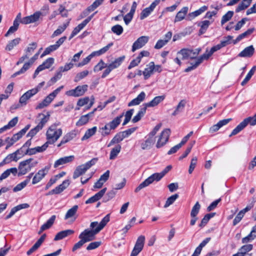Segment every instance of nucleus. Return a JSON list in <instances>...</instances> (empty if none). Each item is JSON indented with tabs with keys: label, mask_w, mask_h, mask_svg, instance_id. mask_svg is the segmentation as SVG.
Segmentation results:
<instances>
[{
	"label": "nucleus",
	"mask_w": 256,
	"mask_h": 256,
	"mask_svg": "<svg viewBox=\"0 0 256 256\" xmlns=\"http://www.w3.org/2000/svg\"><path fill=\"white\" fill-rule=\"evenodd\" d=\"M78 208V206L75 205L73 206L71 208L69 209L65 215L64 219L68 220L70 218L74 217L76 214Z\"/></svg>",
	"instance_id": "obj_43"
},
{
	"label": "nucleus",
	"mask_w": 256,
	"mask_h": 256,
	"mask_svg": "<svg viewBox=\"0 0 256 256\" xmlns=\"http://www.w3.org/2000/svg\"><path fill=\"white\" fill-rule=\"evenodd\" d=\"M200 208V205L198 202H197L194 206L192 207L190 212L191 217H196L198 214Z\"/></svg>",
	"instance_id": "obj_56"
},
{
	"label": "nucleus",
	"mask_w": 256,
	"mask_h": 256,
	"mask_svg": "<svg viewBox=\"0 0 256 256\" xmlns=\"http://www.w3.org/2000/svg\"><path fill=\"white\" fill-rule=\"evenodd\" d=\"M125 58V56H120L110 64L108 65L106 64V68L104 70L102 76V78H106L113 70L118 68L123 62Z\"/></svg>",
	"instance_id": "obj_10"
},
{
	"label": "nucleus",
	"mask_w": 256,
	"mask_h": 256,
	"mask_svg": "<svg viewBox=\"0 0 256 256\" xmlns=\"http://www.w3.org/2000/svg\"><path fill=\"white\" fill-rule=\"evenodd\" d=\"M254 52V48L252 46H248L242 50L238 56L241 58H250Z\"/></svg>",
	"instance_id": "obj_21"
},
{
	"label": "nucleus",
	"mask_w": 256,
	"mask_h": 256,
	"mask_svg": "<svg viewBox=\"0 0 256 256\" xmlns=\"http://www.w3.org/2000/svg\"><path fill=\"white\" fill-rule=\"evenodd\" d=\"M124 114V113L122 114L120 116H116L112 121L108 123L110 129L114 130L118 127L121 122Z\"/></svg>",
	"instance_id": "obj_34"
},
{
	"label": "nucleus",
	"mask_w": 256,
	"mask_h": 256,
	"mask_svg": "<svg viewBox=\"0 0 256 256\" xmlns=\"http://www.w3.org/2000/svg\"><path fill=\"white\" fill-rule=\"evenodd\" d=\"M172 168V166H168L161 172L155 173L147 178L144 181L142 182L135 189L134 192H138L143 188L148 186L153 182L154 180H160Z\"/></svg>",
	"instance_id": "obj_2"
},
{
	"label": "nucleus",
	"mask_w": 256,
	"mask_h": 256,
	"mask_svg": "<svg viewBox=\"0 0 256 256\" xmlns=\"http://www.w3.org/2000/svg\"><path fill=\"white\" fill-rule=\"evenodd\" d=\"M42 48H40L38 52H36L30 60L25 63L23 66L22 68L18 71L16 72L12 75V77L14 78L16 76H17L20 74H22L24 73L26 71L32 64L34 62L38 59L39 54L41 50H42Z\"/></svg>",
	"instance_id": "obj_11"
},
{
	"label": "nucleus",
	"mask_w": 256,
	"mask_h": 256,
	"mask_svg": "<svg viewBox=\"0 0 256 256\" xmlns=\"http://www.w3.org/2000/svg\"><path fill=\"white\" fill-rule=\"evenodd\" d=\"M207 8H208L207 6H203L201 7L200 8H199L198 10L192 12L190 13L188 16H189L192 17V18H195L198 16L200 15L204 11H206L207 10Z\"/></svg>",
	"instance_id": "obj_54"
},
{
	"label": "nucleus",
	"mask_w": 256,
	"mask_h": 256,
	"mask_svg": "<svg viewBox=\"0 0 256 256\" xmlns=\"http://www.w3.org/2000/svg\"><path fill=\"white\" fill-rule=\"evenodd\" d=\"M210 22L209 20H205L202 22H200L197 24L198 26L200 27L199 32H203L207 30Z\"/></svg>",
	"instance_id": "obj_47"
},
{
	"label": "nucleus",
	"mask_w": 256,
	"mask_h": 256,
	"mask_svg": "<svg viewBox=\"0 0 256 256\" xmlns=\"http://www.w3.org/2000/svg\"><path fill=\"white\" fill-rule=\"evenodd\" d=\"M18 154H22L21 150H18L15 152L8 155L4 158L5 161H6L8 164H9L12 161L17 162L20 158V157L18 156Z\"/></svg>",
	"instance_id": "obj_30"
},
{
	"label": "nucleus",
	"mask_w": 256,
	"mask_h": 256,
	"mask_svg": "<svg viewBox=\"0 0 256 256\" xmlns=\"http://www.w3.org/2000/svg\"><path fill=\"white\" fill-rule=\"evenodd\" d=\"M252 0H242L236 9V12H238L248 8L252 3Z\"/></svg>",
	"instance_id": "obj_40"
},
{
	"label": "nucleus",
	"mask_w": 256,
	"mask_h": 256,
	"mask_svg": "<svg viewBox=\"0 0 256 256\" xmlns=\"http://www.w3.org/2000/svg\"><path fill=\"white\" fill-rule=\"evenodd\" d=\"M112 45H113V42H110V43L108 44L106 46L101 48L100 50L98 51H95V52H92L93 54H94V56H100V55L106 53Z\"/></svg>",
	"instance_id": "obj_50"
},
{
	"label": "nucleus",
	"mask_w": 256,
	"mask_h": 256,
	"mask_svg": "<svg viewBox=\"0 0 256 256\" xmlns=\"http://www.w3.org/2000/svg\"><path fill=\"white\" fill-rule=\"evenodd\" d=\"M170 134V130L169 128H166L164 130L160 135L156 144L157 148H160L163 146L168 142L169 137Z\"/></svg>",
	"instance_id": "obj_12"
},
{
	"label": "nucleus",
	"mask_w": 256,
	"mask_h": 256,
	"mask_svg": "<svg viewBox=\"0 0 256 256\" xmlns=\"http://www.w3.org/2000/svg\"><path fill=\"white\" fill-rule=\"evenodd\" d=\"M50 114L48 113L46 115L44 114H39L38 118H39V122L38 124L34 128L32 129L27 134V137L32 138L40 130H41L46 123L50 119Z\"/></svg>",
	"instance_id": "obj_6"
},
{
	"label": "nucleus",
	"mask_w": 256,
	"mask_h": 256,
	"mask_svg": "<svg viewBox=\"0 0 256 256\" xmlns=\"http://www.w3.org/2000/svg\"><path fill=\"white\" fill-rule=\"evenodd\" d=\"M146 96L145 92H142L136 98L133 99L128 104V106H132L139 104L144 100Z\"/></svg>",
	"instance_id": "obj_24"
},
{
	"label": "nucleus",
	"mask_w": 256,
	"mask_h": 256,
	"mask_svg": "<svg viewBox=\"0 0 256 256\" xmlns=\"http://www.w3.org/2000/svg\"><path fill=\"white\" fill-rule=\"evenodd\" d=\"M59 124H54L48 129L46 132V142L48 144H54L62 135V130L58 128Z\"/></svg>",
	"instance_id": "obj_4"
},
{
	"label": "nucleus",
	"mask_w": 256,
	"mask_h": 256,
	"mask_svg": "<svg viewBox=\"0 0 256 256\" xmlns=\"http://www.w3.org/2000/svg\"><path fill=\"white\" fill-rule=\"evenodd\" d=\"M29 206H30L28 204H19L16 206H14L11 210L10 214L6 216L5 218L6 220L9 219L12 216H14V214L16 212H17L18 211L22 209L28 208Z\"/></svg>",
	"instance_id": "obj_29"
},
{
	"label": "nucleus",
	"mask_w": 256,
	"mask_h": 256,
	"mask_svg": "<svg viewBox=\"0 0 256 256\" xmlns=\"http://www.w3.org/2000/svg\"><path fill=\"white\" fill-rule=\"evenodd\" d=\"M256 238V226L252 228L250 234L242 238V242L243 244H246L254 240Z\"/></svg>",
	"instance_id": "obj_35"
},
{
	"label": "nucleus",
	"mask_w": 256,
	"mask_h": 256,
	"mask_svg": "<svg viewBox=\"0 0 256 256\" xmlns=\"http://www.w3.org/2000/svg\"><path fill=\"white\" fill-rule=\"evenodd\" d=\"M165 98V96H156L150 102L145 103L144 104L148 107H154L158 106L160 102H162Z\"/></svg>",
	"instance_id": "obj_25"
},
{
	"label": "nucleus",
	"mask_w": 256,
	"mask_h": 256,
	"mask_svg": "<svg viewBox=\"0 0 256 256\" xmlns=\"http://www.w3.org/2000/svg\"><path fill=\"white\" fill-rule=\"evenodd\" d=\"M19 140L20 138L18 137L16 134H14L11 138L10 137L6 138L5 140V142L8 143L10 146H12L16 142Z\"/></svg>",
	"instance_id": "obj_63"
},
{
	"label": "nucleus",
	"mask_w": 256,
	"mask_h": 256,
	"mask_svg": "<svg viewBox=\"0 0 256 256\" xmlns=\"http://www.w3.org/2000/svg\"><path fill=\"white\" fill-rule=\"evenodd\" d=\"M74 232V231L72 230H66L60 232L56 235L54 240L56 241L62 240L68 236L73 234Z\"/></svg>",
	"instance_id": "obj_26"
},
{
	"label": "nucleus",
	"mask_w": 256,
	"mask_h": 256,
	"mask_svg": "<svg viewBox=\"0 0 256 256\" xmlns=\"http://www.w3.org/2000/svg\"><path fill=\"white\" fill-rule=\"evenodd\" d=\"M22 18H21V14L20 12L14 20L13 25L10 28L7 32H14L17 30L20 24H22Z\"/></svg>",
	"instance_id": "obj_28"
},
{
	"label": "nucleus",
	"mask_w": 256,
	"mask_h": 256,
	"mask_svg": "<svg viewBox=\"0 0 256 256\" xmlns=\"http://www.w3.org/2000/svg\"><path fill=\"white\" fill-rule=\"evenodd\" d=\"M94 14H92L90 16L85 19L82 23L79 24L76 27L72 32H79L91 20L93 17Z\"/></svg>",
	"instance_id": "obj_42"
},
{
	"label": "nucleus",
	"mask_w": 256,
	"mask_h": 256,
	"mask_svg": "<svg viewBox=\"0 0 256 256\" xmlns=\"http://www.w3.org/2000/svg\"><path fill=\"white\" fill-rule=\"evenodd\" d=\"M172 33H167L164 36V38L162 40H159L156 45L154 46V48L160 49L165 46L171 38L172 36Z\"/></svg>",
	"instance_id": "obj_23"
},
{
	"label": "nucleus",
	"mask_w": 256,
	"mask_h": 256,
	"mask_svg": "<svg viewBox=\"0 0 256 256\" xmlns=\"http://www.w3.org/2000/svg\"><path fill=\"white\" fill-rule=\"evenodd\" d=\"M98 160V158H94L84 164H81L76 167L73 174V178L76 179L84 174L86 171L96 164Z\"/></svg>",
	"instance_id": "obj_7"
},
{
	"label": "nucleus",
	"mask_w": 256,
	"mask_h": 256,
	"mask_svg": "<svg viewBox=\"0 0 256 256\" xmlns=\"http://www.w3.org/2000/svg\"><path fill=\"white\" fill-rule=\"evenodd\" d=\"M248 124L251 126H254L256 124V118L254 116H250L244 119L242 122L234 129L233 130L229 136L231 137L233 136L236 135L245 128Z\"/></svg>",
	"instance_id": "obj_8"
},
{
	"label": "nucleus",
	"mask_w": 256,
	"mask_h": 256,
	"mask_svg": "<svg viewBox=\"0 0 256 256\" xmlns=\"http://www.w3.org/2000/svg\"><path fill=\"white\" fill-rule=\"evenodd\" d=\"M186 104V101L185 100H180L178 104L176 107L175 110L172 114V116H176L180 112H182L184 110Z\"/></svg>",
	"instance_id": "obj_36"
},
{
	"label": "nucleus",
	"mask_w": 256,
	"mask_h": 256,
	"mask_svg": "<svg viewBox=\"0 0 256 256\" xmlns=\"http://www.w3.org/2000/svg\"><path fill=\"white\" fill-rule=\"evenodd\" d=\"M121 148V146L120 144H117L114 148H112L110 152V159H114L120 152Z\"/></svg>",
	"instance_id": "obj_45"
},
{
	"label": "nucleus",
	"mask_w": 256,
	"mask_h": 256,
	"mask_svg": "<svg viewBox=\"0 0 256 256\" xmlns=\"http://www.w3.org/2000/svg\"><path fill=\"white\" fill-rule=\"evenodd\" d=\"M178 194H176L174 195H172V196L168 198L164 206V208H168L170 205L172 204L178 198Z\"/></svg>",
	"instance_id": "obj_55"
},
{
	"label": "nucleus",
	"mask_w": 256,
	"mask_h": 256,
	"mask_svg": "<svg viewBox=\"0 0 256 256\" xmlns=\"http://www.w3.org/2000/svg\"><path fill=\"white\" fill-rule=\"evenodd\" d=\"M154 68V67L153 66V62H150L148 65H147V68H146L144 71L142 72V74L145 80L148 79L153 74Z\"/></svg>",
	"instance_id": "obj_37"
},
{
	"label": "nucleus",
	"mask_w": 256,
	"mask_h": 256,
	"mask_svg": "<svg viewBox=\"0 0 256 256\" xmlns=\"http://www.w3.org/2000/svg\"><path fill=\"white\" fill-rule=\"evenodd\" d=\"M96 130L97 128L96 126H94L88 130L86 131L84 135L82 138V140H84L90 138V136H93L96 133Z\"/></svg>",
	"instance_id": "obj_48"
},
{
	"label": "nucleus",
	"mask_w": 256,
	"mask_h": 256,
	"mask_svg": "<svg viewBox=\"0 0 256 256\" xmlns=\"http://www.w3.org/2000/svg\"><path fill=\"white\" fill-rule=\"evenodd\" d=\"M136 128H137L136 127L132 128L127 130H126L124 131L120 132L121 133V134L124 139L126 138H128L129 136H130L134 132H135L136 130Z\"/></svg>",
	"instance_id": "obj_62"
},
{
	"label": "nucleus",
	"mask_w": 256,
	"mask_h": 256,
	"mask_svg": "<svg viewBox=\"0 0 256 256\" xmlns=\"http://www.w3.org/2000/svg\"><path fill=\"white\" fill-rule=\"evenodd\" d=\"M36 160L30 158L20 162L18 164V176H22L30 172L32 168H34L38 164Z\"/></svg>",
	"instance_id": "obj_5"
},
{
	"label": "nucleus",
	"mask_w": 256,
	"mask_h": 256,
	"mask_svg": "<svg viewBox=\"0 0 256 256\" xmlns=\"http://www.w3.org/2000/svg\"><path fill=\"white\" fill-rule=\"evenodd\" d=\"M124 138L120 132L117 133L108 144V147H110L115 144H118L122 142Z\"/></svg>",
	"instance_id": "obj_44"
},
{
	"label": "nucleus",
	"mask_w": 256,
	"mask_h": 256,
	"mask_svg": "<svg viewBox=\"0 0 256 256\" xmlns=\"http://www.w3.org/2000/svg\"><path fill=\"white\" fill-rule=\"evenodd\" d=\"M20 38H16L9 42L6 48V50L8 51L11 50L14 46H17L20 43Z\"/></svg>",
	"instance_id": "obj_49"
},
{
	"label": "nucleus",
	"mask_w": 256,
	"mask_h": 256,
	"mask_svg": "<svg viewBox=\"0 0 256 256\" xmlns=\"http://www.w3.org/2000/svg\"><path fill=\"white\" fill-rule=\"evenodd\" d=\"M214 52H212L211 50H206V52L204 54L200 57L198 58L197 60L198 61H200V64L202 62L203 60H208L212 54Z\"/></svg>",
	"instance_id": "obj_60"
},
{
	"label": "nucleus",
	"mask_w": 256,
	"mask_h": 256,
	"mask_svg": "<svg viewBox=\"0 0 256 256\" xmlns=\"http://www.w3.org/2000/svg\"><path fill=\"white\" fill-rule=\"evenodd\" d=\"M88 85L84 84L82 86H78L74 89L70 90L66 92V94L68 96L74 97H78L84 94L88 90Z\"/></svg>",
	"instance_id": "obj_14"
},
{
	"label": "nucleus",
	"mask_w": 256,
	"mask_h": 256,
	"mask_svg": "<svg viewBox=\"0 0 256 256\" xmlns=\"http://www.w3.org/2000/svg\"><path fill=\"white\" fill-rule=\"evenodd\" d=\"M234 15L233 11H228L224 15L222 18L221 24L223 25L224 24L228 22L230 20Z\"/></svg>",
	"instance_id": "obj_52"
},
{
	"label": "nucleus",
	"mask_w": 256,
	"mask_h": 256,
	"mask_svg": "<svg viewBox=\"0 0 256 256\" xmlns=\"http://www.w3.org/2000/svg\"><path fill=\"white\" fill-rule=\"evenodd\" d=\"M188 10V8L186 6L182 8L181 10L177 13L174 19V22H180L182 20L187 14Z\"/></svg>",
	"instance_id": "obj_39"
},
{
	"label": "nucleus",
	"mask_w": 256,
	"mask_h": 256,
	"mask_svg": "<svg viewBox=\"0 0 256 256\" xmlns=\"http://www.w3.org/2000/svg\"><path fill=\"white\" fill-rule=\"evenodd\" d=\"M192 52V50L188 48H182L178 52V54L182 56V60L188 59L190 57V54Z\"/></svg>",
	"instance_id": "obj_46"
},
{
	"label": "nucleus",
	"mask_w": 256,
	"mask_h": 256,
	"mask_svg": "<svg viewBox=\"0 0 256 256\" xmlns=\"http://www.w3.org/2000/svg\"><path fill=\"white\" fill-rule=\"evenodd\" d=\"M37 44L35 42H33L30 44H29L28 47L26 50V54L28 56H30L33 52L34 50L36 48Z\"/></svg>",
	"instance_id": "obj_57"
},
{
	"label": "nucleus",
	"mask_w": 256,
	"mask_h": 256,
	"mask_svg": "<svg viewBox=\"0 0 256 256\" xmlns=\"http://www.w3.org/2000/svg\"><path fill=\"white\" fill-rule=\"evenodd\" d=\"M106 191V188H104L101 190L99 192L95 194L94 196H92L88 200H86V204H92L94 202H97L99 200H100L104 195L105 192Z\"/></svg>",
	"instance_id": "obj_20"
},
{
	"label": "nucleus",
	"mask_w": 256,
	"mask_h": 256,
	"mask_svg": "<svg viewBox=\"0 0 256 256\" xmlns=\"http://www.w3.org/2000/svg\"><path fill=\"white\" fill-rule=\"evenodd\" d=\"M88 73L89 72L88 70H85L77 74L74 78V81L75 82H78L80 80L86 76Z\"/></svg>",
	"instance_id": "obj_58"
},
{
	"label": "nucleus",
	"mask_w": 256,
	"mask_h": 256,
	"mask_svg": "<svg viewBox=\"0 0 256 256\" xmlns=\"http://www.w3.org/2000/svg\"><path fill=\"white\" fill-rule=\"evenodd\" d=\"M50 169L49 166H45L44 168L39 170L34 176L32 180V184H35L40 182L48 173Z\"/></svg>",
	"instance_id": "obj_17"
},
{
	"label": "nucleus",
	"mask_w": 256,
	"mask_h": 256,
	"mask_svg": "<svg viewBox=\"0 0 256 256\" xmlns=\"http://www.w3.org/2000/svg\"><path fill=\"white\" fill-rule=\"evenodd\" d=\"M253 248V246L252 244H248L242 246L239 250L244 254L246 255V253L252 250Z\"/></svg>",
	"instance_id": "obj_59"
},
{
	"label": "nucleus",
	"mask_w": 256,
	"mask_h": 256,
	"mask_svg": "<svg viewBox=\"0 0 256 256\" xmlns=\"http://www.w3.org/2000/svg\"><path fill=\"white\" fill-rule=\"evenodd\" d=\"M106 66V64L104 63L103 60H101L99 62L94 66V72H98L102 70L103 68Z\"/></svg>",
	"instance_id": "obj_64"
},
{
	"label": "nucleus",
	"mask_w": 256,
	"mask_h": 256,
	"mask_svg": "<svg viewBox=\"0 0 256 256\" xmlns=\"http://www.w3.org/2000/svg\"><path fill=\"white\" fill-rule=\"evenodd\" d=\"M37 93L38 90L36 89L28 90L20 98L19 103L22 106H26L27 104V101Z\"/></svg>",
	"instance_id": "obj_16"
},
{
	"label": "nucleus",
	"mask_w": 256,
	"mask_h": 256,
	"mask_svg": "<svg viewBox=\"0 0 256 256\" xmlns=\"http://www.w3.org/2000/svg\"><path fill=\"white\" fill-rule=\"evenodd\" d=\"M48 7L45 6L44 8H42L28 16L22 18V24H26L30 23L40 22L43 20V18L46 16L48 13Z\"/></svg>",
	"instance_id": "obj_3"
},
{
	"label": "nucleus",
	"mask_w": 256,
	"mask_h": 256,
	"mask_svg": "<svg viewBox=\"0 0 256 256\" xmlns=\"http://www.w3.org/2000/svg\"><path fill=\"white\" fill-rule=\"evenodd\" d=\"M147 108L144 104L140 108L136 115L132 118V122L134 123L138 122L144 116L146 112Z\"/></svg>",
	"instance_id": "obj_33"
},
{
	"label": "nucleus",
	"mask_w": 256,
	"mask_h": 256,
	"mask_svg": "<svg viewBox=\"0 0 256 256\" xmlns=\"http://www.w3.org/2000/svg\"><path fill=\"white\" fill-rule=\"evenodd\" d=\"M160 0H155L150 5L142 10L140 14V18L143 20L148 17L150 14L154 10L156 6L159 4Z\"/></svg>",
	"instance_id": "obj_18"
},
{
	"label": "nucleus",
	"mask_w": 256,
	"mask_h": 256,
	"mask_svg": "<svg viewBox=\"0 0 256 256\" xmlns=\"http://www.w3.org/2000/svg\"><path fill=\"white\" fill-rule=\"evenodd\" d=\"M74 156H64L63 158H61L60 159L58 160L54 164V168H58L60 165H62L65 164H67L70 162L74 160Z\"/></svg>",
	"instance_id": "obj_27"
},
{
	"label": "nucleus",
	"mask_w": 256,
	"mask_h": 256,
	"mask_svg": "<svg viewBox=\"0 0 256 256\" xmlns=\"http://www.w3.org/2000/svg\"><path fill=\"white\" fill-rule=\"evenodd\" d=\"M58 48L56 44L49 46L45 49L44 52L40 56V58H42L43 56L50 54L51 52L57 50Z\"/></svg>",
	"instance_id": "obj_53"
},
{
	"label": "nucleus",
	"mask_w": 256,
	"mask_h": 256,
	"mask_svg": "<svg viewBox=\"0 0 256 256\" xmlns=\"http://www.w3.org/2000/svg\"><path fill=\"white\" fill-rule=\"evenodd\" d=\"M64 86H60L59 88L55 90L53 92L50 93L48 96L42 102H40L36 107V109L43 108L46 106H47L54 98L58 92L63 88Z\"/></svg>",
	"instance_id": "obj_9"
},
{
	"label": "nucleus",
	"mask_w": 256,
	"mask_h": 256,
	"mask_svg": "<svg viewBox=\"0 0 256 256\" xmlns=\"http://www.w3.org/2000/svg\"><path fill=\"white\" fill-rule=\"evenodd\" d=\"M145 242L144 236H140L137 239L134 246L131 252L130 256H137L143 249Z\"/></svg>",
	"instance_id": "obj_13"
},
{
	"label": "nucleus",
	"mask_w": 256,
	"mask_h": 256,
	"mask_svg": "<svg viewBox=\"0 0 256 256\" xmlns=\"http://www.w3.org/2000/svg\"><path fill=\"white\" fill-rule=\"evenodd\" d=\"M68 180H64L62 183L54 188L55 194H59L62 192L70 185Z\"/></svg>",
	"instance_id": "obj_38"
},
{
	"label": "nucleus",
	"mask_w": 256,
	"mask_h": 256,
	"mask_svg": "<svg viewBox=\"0 0 256 256\" xmlns=\"http://www.w3.org/2000/svg\"><path fill=\"white\" fill-rule=\"evenodd\" d=\"M110 214L106 215L98 224L97 222H91L90 228L91 230L86 229L82 232L78 236L80 240L76 243L72 251L74 252L80 248L85 243L93 240L95 239V236L98 234L110 221Z\"/></svg>",
	"instance_id": "obj_1"
},
{
	"label": "nucleus",
	"mask_w": 256,
	"mask_h": 256,
	"mask_svg": "<svg viewBox=\"0 0 256 256\" xmlns=\"http://www.w3.org/2000/svg\"><path fill=\"white\" fill-rule=\"evenodd\" d=\"M18 173V169L16 168H12L7 169L0 176V182L6 178L11 174L16 176Z\"/></svg>",
	"instance_id": "obj_31"
},
{
	"label": "nucleus",
	"mask_w": 256,
	"mask_h": 256,
	"mask_svg": "<svg viewBox=\"0 0 256 256\" xmlns=\"http://www.w3.org/2000/svg\"><path fill=\"white\" fill-rule=\"evenodd\" d=\"M54 63V58H50L46 59L42 64L40 65L36 70L34 74V78L40 72L46 68H50L53 64Z\"/></svg>",
	"instance_id": "obj_15"
},
{
	"label": "nucleus",
	"mask_w": 256,
	"mask_h": 256,
	"mask_svg": "<svg viewBox=\"0 0 256 256\" xmlns=\"http://www.w3.org/2000/svg\"><path fill=\"white\" fill-rule=\"evenodd\" d=\"M76 136V134L74 131L70 132L64 136L60 143L58 145V147L62 145L66 144L72 140Z\"/></svg>",
	"instance_id": "obj_32"
},
{
	"label": "nucleus",
	"mask_w": 256,
	"mask_h": 256,
	"mask_svg": "<svg viewBox=\"0 0 256 256\" xmlns=\"http://www.w3.org/2000/svg\"><path fill=\"white\" fill-rule=\"evenodd\" d=\"M149 40L147 36H142L133 44L132 51L134 52L138 49L140 48L146 44Z\"/></svg>",
	"instance_id": "obj_19"
},
{
	"label": "nucleus",
	"mask_w": 256,
	"mask_h": 256,
	"mask_svg": "<svg viewBox=\"0 0 256 256\" xmlns=\"http://www.w3.org/2000/svg\"><path fill=\"white\" fill-rule=\"evenodd\" d=\"M162 126V124L160 123L158 124L154 128V129L152 130V132H150V134H148V137L149 138H152V140H154V136L156 135V134L157 133V132L159 130L160 128Z\"/></svg>",
	"instance_id": "obj_61"
},
{
	"label": "nucleus",
	"mask_w": 256,
	"mask_h": 256,
	"mask_svg": "<svg viewBox=\"0 0 256 256\" xmlns=\"http://www.w3.org/2000/svg\"><path fill=\"white\" fill-rule=\"evenodd\" d=\"M56 218V216L55 215L52 216L45 224L42 226V228L45 230L50 228L54 224Z\"/></svg>",
	"instance_id": "obj_51"
},
{
	"label": "nucleus",
	"mask_w": 256,
	"mask_h": 256,
	"mask_svg": "<svg viewBox=\"0 0 256 256\" xmlns=\"http://www.w3.org/2000/svg\"><path fill=\"white\" fill-rule=\"evenodd\" d=\"M155 140H152L148 137V138L140 144V146L142 150H149L152 146L154 143Z\"/></svg>",
	"instance_id": "obj_41"
},
{
	"label": "nucleus",
	"mask_w": 256,
	"mask_h": 256,
	"mask_svg": "<svg viewBox=\"0 0 256 256\" xmlns=\"http://www.w3.org/2000/svg\"><path fill=\"white\" fill-rule=\"evenodd\" d=\"M232 118L224 119L219 121L216 124H214L210 128V132L213 133L218 131L220 128L228 124Z\"/></svg>",
	"instance_id": "obj_22"
}]
</instances>
